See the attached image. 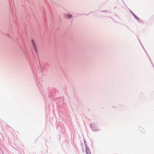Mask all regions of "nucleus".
<instances>
[{
  "mask_svg": "<svg viewBox=\"0 0 154 154\" xmlns=\"http://www.w3.org/2000/svg\"><path fill=\"white\" fill-rule=\"evenodd\" d=\"M32 45L33 46V48L35 51V53H37V50L36 49V48L35 45V42H34L33 40H32Z\"/></svg>",
  "mask_w": 154,
  "mask_h": 154,
  "instance_id": "1",
  "label": "nucleus"
},
{
  "mask_svg": "<svg viewBox=\"0 0 154 154\" xmlns=\"http://www.w3.org/2000/svg\"><path fill=\"white\" fill-rule=\"evenodd\" d=\"M85 147L86 154H91L89 148L88 147L86 146Z\"/></svg>",
  "mask_w": 154,
  "mask_h": 154,
  "instance_id": "2",
  "label": "nucleus"
},
{
  "mask_svg": "<svg viewBox=\"0 0 154 154\" xmlns=\"http://www.w3.org/2000/svg\"><path fill=\"white\" fill-rule=\"evenodd\" d=\"M131 12L133 14V16L135 17V18L137 20H138L139 19L136 16L135 14H134L131 11Z\"/></svg>",
  "mask_w": 154,
  "mask_h": 154,
  "instance_id": "3",
  "label": "nucleus"
},
{
  "mask_svg": "<svg viewBox=\"0 0 154 154\" xmlns=\"http://www.w3.org/2000/svg\"><path fill=\"white\" fill-rule=\"evenodd\" d=\"M68 17L69 18H71L72 17V15L70 14H67Z\"/></svg>",
  "mask_w": 154,
  "mask_h": 154,
  "instance_id": "4",
  "label": "nucleus"
},
{
  "mask_svg": "<svg viewBox=\"0 0 154 154\" xmlns=\"http://www.w3.org/2000/svg\"><path fill=\"white\" fill-rule=\"evenodd\" d=\"M93 125V124H90V125L91 127V128L93 130V131H94L95 130L93 128L92 126Z\"/></svg>",
  "mask_w": 154,
  "mask_h": 154,
  "instance_id": "5",
  "label": "nucleus"
}]
</instances>
